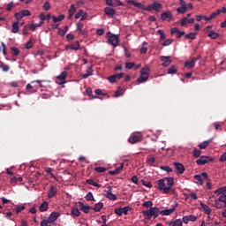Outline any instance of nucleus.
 I'll use <instances>...</instances> for the list:
<instances>
[{
  "label": "nucleus",
  "mask_w": 226,
  "mask_h": 226,
  "mask_svg": "<svg viewBox=\"0 0 226 226\" xmlns=\"http://www.w3.org/2000/svg\"><path fill=\"white\" fill-rule=\"evenodd\" d=\"M168 73L170 75H174V73H177V69L176 68V65H171V67L168 70Z\"/></svg>",
  "instance_id": "39"
},
{
  "label": "nucleus",
  "mask_w": 226,
  "mask_h": 226,
  "mask_svg": "<svg viewBox=\"0 0 226 226\" xmlns=\"http://www.w3.org/2000/svg\"><path fill=\"white\" fill-rule=\"evenodd\" d=\"M24 209H26V206L22 205V206H18L15 208V211H16L17 215H19V213H22V211H24Z\"/></svg>",
  "instance_id": "44"
},
{
  "label": "nucleus",
  "mask_w": 226,
  "mask_h": 226,
  "mask_svg": "<svg viewBox=\"0 0 226 226\" xmlns=\"http://www.w3.org/2000/svg\"><path fill=\"white\" fill-rule=\"evenodd\" d=\"M194 179L199 181L200 185H204V180H202V177L200 175H195Z\"/></svg>",
  "instance_id": "54"
},
{
  "label": "nucleus",
  "mask_w": 226,
  "mask_h": 226,
  "mask_svg": "<svg viewBox=\"0 0 226 226\" xmlns=\"http://www.w3.org/2000/svg\"><path fill=\"white\" fill-rule=\"evenodd\" d=\"M94 170L96 172H99L100 174H102V173L105 172V170H107V169L103 168V167H96V168H94Z\"/></svg>",
  "instance_id": "56"
},
{
  "label": "nucleus",
  "mask_w": 226,
  "mask_h": 226,
  "mask_svg": "<svg viewBox=\"0 0 226 226\" xmlns=\"http://www.w3.org/2000/svg\"><path fill=\"white\" fill-rule=\"evenodd\" d=\"M185 38L187 40H195L197 38V34H195V33H189V34H185Z\"/></svg>",
  "instance_id": "37"
},
{
  "label": "nucleus",
  "mask_w": 226,
  "mask_h": 226,
  "mask_svg": "<svg viewBox=\"0 0 226 226\" xmlns=\"http://www.w3.org/2000/svg\"><path fill=\"white\" fill-rule=\"evenodd\" d=\"M115 215H117L118 216H122L123 215V210L122 208H116L115 209Z\"/></svg>",
  "instance_id": "60"
},
{
  "label": "nucleus",
  "mask_w": 226,
  "mask_h": 226,
  "mask_svg": "<svg viewBox=\"0 0 226 226\" xmlns=\"http://www.w3.org/2000/svg\"><path fill=\"white\" fill-rule=\"evenodd\" d=\"M141 182L144 186H147V188H153V184H151V182L146 180H142Z\"/></svg>",
  "instance_id": "55"
},
{
  "label": "nucleus",
  "mask_w": 226,
  "mask_h": 226,
  "mask_svg": "<svg viewBox=\"0 0 226 226\" xmlns=\"http://www.w3.org/2000/svg\"><path fill=\"white\" fill-rule=\"evenodd\" d=\"M68 29H69V27H68V26H65L64 27V29H59V31H58V34L60 35V36H65V34H66V33H68Z\"/></svg>",
  "instance_id": "35"
},
{
  "label": "nucleus",
  "mask_w": 226,
  "mask_h": 226,
  "mask_svg": "<svg viewBox=\"0 0 226 226\" xmlns=\"http://www.w3.org/2000/svg\"><path fill=\"white\" fill-rule=\"evenodd\" d=\"M48 209H49V202H47V201L42 202L39 207V211H41V213H43L44 211H47Z\"/></svg>",
  "instance_id": "23"
},
{
  "label": "nucleus",
  "mask_w": 226,
  "mask_h": 226,
  "mask_svg": "<svg viewBox=\"0 0 226 226\" xmlns=\"http://www.w3.org/2000/svg\"><path fill=\"white\" fill-rule=\"evenodd\" d=\"M201 206V209H203L205 215H211V207H209V206L204 204V203H200Z\"/></svg>",
  "instance_id": "22"
},
{
  "label": "nucleus",
  "mask_w": 226,
  "mask_h": 226,
  "mask_svg": "<svg viewBox=\"0 0 226 226\" xmlns=\"http://www.w3.org/2000/svg\"><path fill=\"white\" fill-rule=\"evenodd\" d=\"M177 13H186L188 11V7H178L177 9Z\"/></svg>",
  "instance_id": "42"
},
{
  "label": "nucleus",
  "mask_w": 226,
  "mask_h": 226,
  "mask_svg": "<svg viewBox=\"0 0 226 226\" xmlns=\"http://www.w3.org/2000/svg\"><path fill=\"white\" fill-rule=\"evenodd\" d=\"M87 185H91L92 186H95L96 188H100V184L94 182L93 179H87L86 180Z\"/></svg>",
  "instance_id": "33"
},
{
  "label": "nucleus",
  "mask_w": 226,
  "mask_h": 226,
  "mask_svg": "<svg viewBox=\"0 0 226 226\" xmlns=\"http://www.w3.org/2000/svg\"><path fill=\"white\" fill-rule=\"evenodd\" d=\"M195 61H197V58H192L191 61H185L184 64L185 68H193L195 66Z\"/></svg>",
  "instance_id": "19"
},
{
  "label": "nucleus",
  "mask_w": 226,
  "mask_h": 226,
  "mask_svg": "<svg viewBox=\"0 0 226 226\" xmlns=\"http://www.w3.org/2000/svg\"><path fill=\"white\" fill-rule=\"evenodd\" d=\"M157 185H158V190L160 192H162L163 193L170 192V191H165V188H167V186H165V178L158 180Z\"/></svg>",
  "instance_id": "8"
},
{
  "label": "nucleus",
  "mask_w": 226,
  "mask_h": 226,
  "mask_svg": "<svg viewBox=\"0 0 226 226\" xmlns=\"http://www.w3.org/2000/svg\"><path fill=\"white\" fill-rule=\"evenodd\" d=\"M161 20L165 21L168 20L170 22V20H174V16L172 15V11H167L161 13Z\"/></svg>",
  "instance_id": "6"
},
{
  "label": "nucleus",
  "mask_w": 226,
  "mask_h": 226,
  "mask_svg": "<svg viewBox=\"0 0 226 226\" xmlns=\"http://www.w3.org/2000/svg\"><path fill=\"white\" fill-rule=\"evenodd\" d=\"M76 11H77V8L75 7V4H72L71 8L69 9V19H72V17L75 15Z\"/></svg>",
  "instance_id": "30"
},
{
  "label": "nucleus",
  "mask_w": 226,
  "mask_h": 226,
  "mask_svg": "<svg viewBox=\"0 0 226 226\" xmlns=\"http://www.w3.org/2000/svg\"><path fill=\"white\" fill-rule=\"evenodd\" d=\"M86 200H94V197L93 196V192H88L86 196Z\"/></svg>",
  "instance_id": "57"
},
{
  "label": "nucleus",
  "mask_w": 226,
  "mask_h": 226,
  "mask_svg": "<svg viewBox=\"0 0 226 226\" xmlns=\"http://www.w3.org/2000/svg\"><path fill=\"white\" fill-rule=\"evenodd\" d=\"M140 139H139V136L133 135L129 139L130 144H137V142H139Z\"/></svg>",
  "instance_id": "31"
},
{
  "label": "nucleus",
  "mask_w": 226,
  "mask_h": 226,
  "mask_svg": "<svg viewBox=\"0 0 226 226\" xmlns=\"http://www.w3.org/2000/svg\"><path fill=\"white\" fill-rule=\"evenodd\" d=\"M45 172H47V174H49V176H51V177H52L53 179H55V180L57 179V177L52 174V168H48V169H46V170H45Z\"/></svg>",
  "instance_id": "46"
},
{
  "label": "nucleus",
  "mask_w": 226,
  "mask_h": 226,
  "mask_svg": "<svg viewBox=\"0 0 226 226\" xmlns=\"http://www.w3.org/2000/svg\"><path fill=\"white\" fill-rule=\"evenodd\" d=\"M209 146V140L204 141L203 143L199 145L200 149H206Z\"/></svg>",
  "instance_id": "45"
},
{
  "label": "nucleus",
  "mask_w": 226,
  "mask_h": 226,
  "mask_svg": "<svg viewBox=\"0 0 226 226\" xmlns=\"http://www.w3.org/2000/svg\"><path fill=\"white\" fill-rule=\"evenodd\" d=\"M66 77H68V72L66 71L63 72L60 75L56 77L58 80H66Z\"/></svg>",
  "instance_id": "34"
},
{
  "label": "nucleus",
  "mask_w": 226,
  "mask_h": 226,
  "mask_svg": "<svg viewBox=\"0 0 226 226\" xmlns=\"http://www.w3.org/2000/svg\"><path fill=\"white\" fill-rule=\"evenodd\" d=\"M128 4H132V6H135V8H139V10H144L145 11H160L162 8H163V5L160 4V2H154L151 4H148L147 6H145L142 4V3L135 2V0H127Z\"/></svg>",
  "instance_id": "1"
},
{
  "label": "nucleus",
  "mask_w": 226,
  "mask_h": 226,
  "mask_svg": "<svg viewBox=\"0 0 226 226\" xmlns=\"http://www.w3.org/2000/svg\"><path fill=\"white\" fill-rule=\"evenodd\" d=\"M84 11L83 10H79L76 14H75V19H80V17H82V15H84Z\"/></svg>",
  "instance_id": "59"
},
{
  "label": "nucleus",
  "mask_w": 226,
  "mask_h": 226,
  "mask_svg": "<svg viewBox=\"0 0 226 226\" xmlns=\"http://www.w3.org/2000/svg\"><path fill=\"white\" fill-rule=\"evenodd\" d=\"M148 79L149 76H146V74L140 73V76L137 79V82H146Z\"/></svg>",
  "instance_id": "29"
},
{
  "label": "nucleus",
  "mask_w": 226,
  "mask_h": 226,
  "mask_svg": "<svg viewBox=\"0 0 226 226\" xmlns=\"http://www.w3.org/2000/svg\"><path fill=\"white\" fill-rule=\"evenodd\" d=\"M21 13L23 17H31V11H29L28 10H23L21 11Z\"/></svg>",
  "instance_id": "58"
},
{
  "label": "nucleus",
  "mask_w": 226,
  "mask_h": 226,
  "mask_svg": "<svg viewBox=\"0 0 226 226\" xmlns=\"http://www.w3.org/2000/svg\"><path fill=\"white\" fill-rule=\"evenodd\" d=\"M15 18L17 19V20H22V19H24V14H22L21 11L16 12L15 13Z\"/></svg>",
  "instance_id": "51"
},
{
  "label": "nucleus",
  "mask_w": 226,
  "mask_h": 226,
  "mask_svg": "<svg viewBox=\"0 0 226 226\" xmlns=\"http://www.w3.org/2000/svg\"><path fill=\"white\" fill-rule=\"evenodd\" d=\"M209 162H215V158L203 155L196 161V163L197 165H206V163H209Z\"/></svg>",
  "instance_id": "5"
},
{
  "label": "nucleus",
  "mask_w": 226,
  "mask_h": 226,
  "mask_svg": "<svg viewBox=\"0 0 226 226\" xmlns=\"http://www.w3.org/2000/svg\"><path fill=\"white\" fill-rule=\"evenodd\" d=\"M140 66H142L140 64H135V62H126L125 63V68H127V70H132V68H134V70H139V68H140Z\"/></svg>",
  "instance_id": "11"
},
{
  "label": "nucleus",
  "mask_w": 226,
  "mask_h": 226,
  "mask_svg": "<svg viewBox=\"0 0 226 226\" xmlns=\"http://www.w3.org/2000/svg\"><path fill=\"white\" fill-rule=\"evenodd\" d=\"M122 208V215H128V211H131L132 207H124Z\"/></svg>",
  "instance_id": "52"
},
{
  "label": "nucleus",
  "mask_w": 226,
  "mask_h": 226,
  "mask_svg": "<svg viewBox=\"0 0 226 226\" xmlns=\"http://www.w3.org/2000/svg\"><path fill=\"white\" fill-rule=\"evenodd\" d=\"M161 170H165L166 172H168V174H170V172H172V168L169 166H161Z\"/></svg>",
  "instance_id": "48"
},
{
  "label": "nucleus",
  "mask_w": 226,
  "mask_h": 226,
  "mask_svg": "<svg viewBox=\"0 0 226 226\" xmlns=\"http://www.w3.org/2000/svg\"><path fill=\"white\" fill-rule=\"evenodd\" d=\"M105 15H108V17H114L116 15V10L110 7H106L104 9Z\"/></svg>",
  "instance_id": "17"
},
{
  "label": "nucleus",
  "mask_w": 226,
  "mask_h": 226,
  "mask_svg": "<svg viewBox=\"0 0 226 226\" xmlns=\"http://www.w3.org/2000/svg\"><path fill=\"white\" fill-rule=\"evenodd\" d=\"M143 207H153V201L148 200L145 201L142 205Z\"/></svg>",
  "instance_id": "50"
},
{
  "label": "nucleus",
  "mask_w": 226,
  "mask_h": 226,
  "mask_svg": "<svg viewBox=\"0 0 226 226\" xmlns=\"http://www.w3.org/2000/svg\"><path fill=\"white\" fill-rule=\"evenodd\" d=\"M208 38H211V40H216V38L220 37V34L215 32V31H210L207 34Z\"/></svg>",
  "instance_id": "26"
},
{
  "label": "nucleus",
  "mask_w": 226,
  "mask_h": 226,
  "mask_svg": "<svg viewBox=\"0 0 226 226\" xmlns=\"http://www.w3.org/2000/svg\"><path fill=\"white\" fill-rule=\"evenodd\" d=\"M79 47L80 44L79 43V41H76L74 44L71 45L72 50H79Z\"/></svg>",
  "instance_id": "47"
},
{
  "label": "nucleus",
  "mask_w": 226,
  "mask_h": 226,
  "mask_svg": "<svg viewBox=\"0 0 226 226\" xmlns=\"http://www.w3.org/2000/svg\"><path fill=\"white\" fill-rule=\"evenodd\" d=\"M107 36L108 41L110 45L113 47H117V45H119V35L108 32Z\"/></svg>",
  "instance_id": "3"
},
{
  "label": "nucleus",
  "mask_w": 226,
  "mask_h": 226,
  "mask_svg": "<svg viewBox=\"0 0 226 226\" xmlns=\"http://www.w3.org/2000/svg\"><path fill=\"white\" fill-rule=\"evenodd\" d=\"M192 153L195 158H199L200 157V154L202 153V151L200 149L194 148Z\"/></svg>",
  "instance_id": "43"
},
{
  "label": "nucleus",
  "mask_w": 226,
  "mask_h": 226,
  "mask_svg": "<svg viewBox=\"0 0 226 226\" xmlns=\"http://www.w3.org/2000/svg\"><path fill=\"white\" fill-rule=\"evenodd\" d=\"M26 49H33V41L32 40H30L29 41L26 42Z\"/></svg>",
  "instance_id": "61"
},
{
  "label": "nucleus",
  "mask_w": 226,
  "mask_h": 226,
  "mask_svg": "<svg viewBox=\"0 0 226 226\" xmlns=\"http://www.w3.org/2000/svg\"><path fill=\"white\" fill-rule=\"evenodd\" d=\"M42 8L46 11H49V10H50V3L49 1L45 2Z\"/></svg>",
  "instance_id": "53"
},
{
  "label": "nucleus",
  "mask_w": 226,
  "mask_h": 226,
  "mask_svg": "<svg viewBox=\"0 0 226 226\" xmlns=\"http://www.w3.org/2000/svg\"><path fill=\"white\" fill-rule=\"evenodd\" d=\"M124 167V163H122L118 168H117L115 170H109V174L110 176H116L117 174H119V172H121V170H123V168Z\"/></svg>",
  "instance_id": "20"
},
{
  "label": "nucleus",
  "mask_w": 226,
  "mask_h": 226,
  "mask_svg": "<svg viewBox=\"0 0 226 226\" xmlns=\"http://www.w3.org/2000/svg\"><path fill=\"white\" fill-rule=\"evenodd\" d=\"M78 204L80 211H83V213H86V215L89 214V211H91V207L84 205L82 201H79Z\"/></svg>",
  "instance_id": "12"
},
{
  "label": "nucleus",
  "mask_w": 226,
  "mask_h": 226,
  "mask_svg": "<svg viewBox=\"0 0 226 226\" xmlns=\"http://www.w3.org/2000/svg\"><path fill=\"white\" fill-rule=\"evenodd\" d=\"M49 223H50L49 220L44 219L41 222V226H49Z\"/></svg>",
  "instance_id": "63"
},
{
  "label": "nucleus",
  "mask_w": 226,
  "mask_h": 226,
  "mask_svg": "<svg viewBox=\"0 0 226 226\" xmlns=\"http://www.w3.org/2000/svg\"><path fill=\"white\" fill-rule=\"evenodd\" d=\"M193 22H195V19L191 18V19H188V18L185 17L181 19L180 24H181L182 26H185V25L193 24Z\"/></svg>",
  "instance_id": "15"
},
{
  "label": "nucleus",
  "mask_w": 226,
  "mask_h": 226,
  "mask_svg": "<svg viewBox=\"0 0 226 226\" xmlns=\"http://www.w3.org/2000/svg\"><path fill=\"white\" fill-rule=\"evenodd\" d=\"M20 29V26H19V21H16L12 24V29H11V33H13L14 34L19 33Z\"/></svg>",
  "instance_id": "27"
},
{
  "label": "nucleus",
  "mask_w": 226,
  "mask_h": 226,
  "mask_svg": "<svg viewBox=\"0 0 226 226\" xmlns=\"http://www.w3.org/2000/svg\"><path fill=\"white\" fill-rule=\"evenodd\" d=\"M149 72H151V69L147 65L141 68L140 70V73H142L143 75H146L147 77H149Z\"/></svg>",
  "instance_id": "28"
},
{
  "label": "nucleus",
  "mask_w": 226,
  "mask_h": 226,
  "mask_svg": "<svg viewBox=\"0 0 226 226\" xmlns=\"http://www.w3.org/2000/svg\"><path fill=\"white\" fill-rule=\"evenodd\" d=\"M157 34L160 35V40H161V41H163V40H165L166 36H165V32H163V30L159 29V30L157 31Z\"/></svg>",
  "instance_id": "40"
},
{
  "label": "nucleus",
  "mask_w": 226,
  "mask_h": 226,
  "mask_svg": "<svg viewBox=\"0 0 226 226\" xmlns=\"http://www.w3.org/2000/svg\"><path fill=\"white\" fill-rule=\"evenodd\" d=\"M162 66L164 68H167V66H170V64L172 63V60H170V57H163L162 58Z\"/></svg>",
  "instance_id": "24"
},
{
  "label": "nucleus",
  "mask_w": 226,
  "mask_h": 226,
  "mask_svg": "<svg viewBox=\"0 0 226 226\" xmlns=\"http://www.w3.org/2000/svg\"><path fill=\"white\" fill-rule=\"evenodd\" d=\"M156 213H160V208L157 207H150L149 210L143 211L142 215L147 220H151V218H153L154 215H156Z\"/></svg>",
  "instance_id": "2"
},
{
  "label": "nucleus",
  "mask_w": 226,
  "mask_h": 226,
  "mask_svg": "<svg viewBox=\"0 0 226 226\" xmlns=\"http://www.w3.org/2000/svg\"><path fill=\"white\" fill-rule=\"evenodd\" d=\"M123 77H124V72H120L118 74H114L111 75L108 78V80L111 82V84H114V82H116V80H121V79H123Z\"/></svg>",
  "instance_id": "7"
},
{
  "label": "nucleus",
  "mask_w": 226,
  "mask_h": 226,
  "mask_svg": "<svg viewBox=\"0 0 226 226\" xmlns=\"http://www.w3.org/2000/svg\"><path fill=\"white\" fill-rule=\"evenodd\" d=\"M189 218V222H197V216L191 215H187Z\"/></svg>",
  "instance_id": "62"
},
{
  "label": "nucleus",
  "mask_w": 226,
  "mask_h": 226,
  "mask_svg": "<svg viewBox=\"0 0 226 226\" xmlns=\"http://www.w3.org/2000/svg\"><path fill=\"white\" fill-rule=\"evenodd\" d=\"M102 209H103V203L102 202L96 203L94 205V207H93V210L95 213H100V211H102Z\"/></svg>",
  "instance_id": "25"
},
{
  "label": "nucleus",
  "mask_w": 226,
  "mask_h": 226,
  "mask_svg": "<svg viewBox=\"0 0 226 226\" xmlns=\"http://www.w3.org/2000/svg\"><path fill=\"white\" fill-rule=\"evenodd\" d=\"M164 179L167 181V186L164 190L165 192H170V190H172V186H174V177H164Z\"/></svg>",
  "instance_id": "9"
},
{
  "label": "nucleus",
  "mask_w": 226,
  "mask_h": 226,
  "mask_svg": "<svg viewBox=\"0 0 226 226\" xmlns=\"http://www.w3.org/2000/svg\"><path fill=\"white\" fill-rule=\"evenodd\" d=\"M139 52H140L141 54H146V52H147V42L144 41V42L142 43V46H141V48H140V49H139Z\"/></svg>",
  "instance_id": "36"
},
{
  "label": "nucleus",
  "mask_w": 226,
  "mask_h": 226,
  "mask_svg": "<svg viewBox=\"0 0 226 226\" xmlns=\"http://www.w3.org/2000/svg\"><path fill=\"white\" fill-rule=\"evenodd\" d=\"M176 211V207H173L172 208L170 209H165L160 211V215H162L163 216H169V215H172Z\"/></svg>",
  "instance_id": "18"
},
{
  "label": "nucleus",
  "mask_w": 226,
  "mask_h": 226,
  "mask_svg": "<svg viewBox=\"0 0 226 226\" xmlns=\"http://www.w3.org/2000/svg\"><path fill=\"white\" fill-rule=\"evenodd\" d=\"M71 215L73 216H80V210L78 207H74L72 209Z\"/></svg>",
  "instance_id": "38"
},
{
  "label": "nucleus",
  "mask_w": 226,
  "mask_h": 226,
  "mask_svg": "<svg viewBox=\"0 0 226 226\" xmlns=\"http://www.w3.org/2000/svg\"><path fill=\"white\" fill-rule=\"evenodd\" d=\"M179 31V28H177V27H173V28H171V30H170V33H171V34H177V32Z\"/></svg>",
  "instance_id": "64"
},
{
  "label": "nucleus",
  "mask_w": 226,
  "mask_h": 226,
  "mask_svg": "<svg viewBox=\"0 0 226 226\" xmlns=\"http://www.w3.org/2000/svg\"><path fill=\"white\" fill-rule=\"evenodd\" d=\"M60 215L57 212H52L49 218L48 221L49 223H54V222H56V220H57V218H59Z\"/></svg>",
  "instance_id": "14"
},
{
  "label": "nucleus",
  "mask_w": 226,
  "mask_h": 226,
  "mask_svg": "<svg viewBox=\"0 0 226 226\" xmlns=\"http://www.w3.org/2000/svg\"><path fill=\"white\" fill-rule=\"evenodd\" d=\"M172 39H167L162 42V47H169V45L172 44Z\"/></svg>",
  "instance_id": "49"
},
{
  "label": "nucleus",
  "mask_w": 226,
  "mask_h": 226,
  "mask_svg": "<svg viewBox=\"0 0 226 226\" xmlns=\"http://www.w3.org/2000/svg\"><path fill=\"white\" fill-rule=\"evenodd\" d=\"M11 52L12 56H19V54H20V49L14 47L11 49Z\"/></svg>",
  "instance_id": "41"
},
{
  "label": "nucleus",
  "mask_w": 226,
  "mask_h": 226,
  "mask_svg": "<svg viewBox=\"0 0 226 226\" xmlns=\"http://www.w3.org/2000/svg\"><path fill=\"white\" fill-rule=\"evenodd\" d=\"M52 20L55 23L61 22L62 20H64V15L61 14L58 17L52 16Z\"/></svg>",
  "instance_id": "32"
},
{
  "label": "nucleus",
  "mask_w": 226,
  "mask_h": 226,
  "mask_svg": "<svg viewBox=\"0 0 226 226\" xmlns=\"http://www.w3.org/2000/svg\"><path fill=\"white\" fill-rule=\"evenodd\" d=\"M175 170L177 174H184L185 173V165L180 162H174Z\"/></svg>",
  "instance_id": "10"
},
{
  "label": "nucleus",
  "mask_w": 226,
  "mask_h": 226,
  "mask_svg": "<svg viewBox=\"0 0 226 226\" xmlns=\"http://www.w3.org/2000/svg\"><path fill=\"white\" fill-rule=\"evenodd\" d=\"M214 207H216V209L226 207V194L221 195L218 200H215Z\"/></svg>",
  "instance_id": "4"
},
{
  "label": "nucleus",
  "mask_w": 226,
  "mask_h": 226,
  "mask_svg": "<svg viewBox=\"0 0 226 226\" xmlns=\"http://www.w3.org/2000/svg\"><path fill=\"white\" fill-rule=\"evenodd\" d=\"M169 226H183V221L181 219H177L176 221H170L168 222Z\"/></svg>",
  "instance_id": "21"
},
{
  "label": "nucleus",
  "mask_w": 226,
  "mask_h": 226,
  "mask_svg": "<svg viewBox=\"0 0 226 226\" xmlns=\"http://www.w3.org/2000/svg\"><path fill=\"white\" fill-rule=\"evenodd\" d=\"M108 189L109 191L107 192V194L105 195V197L109 200H117V196L112 193V186H109Z\"/></svg>",
  "instance_id": "13"
},
{
  "label": "nucleus",
  "mask_w": 226,
  "mask_h": 226,
  "mask_svg": "<svg viewBox=\"0 0 226 226\" xmlns=\"http://www.w3.org/2000/svg\"><path fill=\"white\" fill-rule=\"evenodd\" d=\"M56 195H57V191L56 190L54 185H52L49 188V191L48 192V199H52V198L56 197Z\"/></svg>",
  "instance_id": "16"
}]
</instances>
